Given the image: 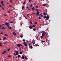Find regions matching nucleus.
<instances>
[{"mask_svg": "<svg viewBox=\"0 0 61 61\" xmlns=\"http://www.w3.org/2000/svg\"><path fill=\"white\" fill-rule=\"evenodd\" d=\"M47 13V11H46V12L45 11V12H44L43 13V15H46Z\"/></svg>", "mask_w": 61, "mask_h": 61, "instance_id": "1", "label": "nucleus"}, {"mask_svg": "<svg viewBox=\"0 0 61 61\" xmlns=\"http://www.w3.org/2000/svg\"><path fill=\"white\" fill-rule=\"evenodd\" d=\"M23 44L25 45V46H27L28 45L25 42H24L23 43Z\"/></svg>", "mask_w": 61, "mask_h": 61, "instance_id": "2", "label": "nucleus"}, {"mask_svg": "<svg viewBox=\"0 0 61 61\" xmlns=\"http://www.w3.org/2000/svg\"><path fill=\"white\" fill-rule=\"evenodd\" d=\"M20 58H22V59H24L25 58V56L24 55H22V57H21Z\"/></svg>", "mask_w": 61, "mask_h": 61, "instance_id": "3", "label": "nucleus"}, {"mask_svg": "<svg viewBox=\"0 0 61 61\" xmlns=\"http://www.w3.org/2000/svg\"><path fill=\"white\" fill-rule=\"evenodd\" d=\"M15 52L16 53V55H18V54H19V53L18 52V51H15Z\"/></svg>", "mask_w": 61, "mask_h": 61, "instance_id": "4", "label": "nucleus"}, {"mask_svg": "<svg viewBox=\"0 0 61 61\" xmlns=\"http://www.w3.org/2000/svg\"><path fill=\"white\" fill-rule=\"evenodd\" d=\"M46 17L47 20H48V18H49V17H48V15H47Z\"/></svg>", "mask_w": 61, "mask_h": 61, "instance_id": "5", "label": "nucleus"}, {"mask_svg": "<svg viewBox=\"0 0 61 61\" xmlns=\"http://www.w3.org/2000/svg\"><path fill=\"white\" fill-rule=\"evenodd\" d=\"M5 24L6 26H7V25H9V23H8L7 22H6L5 23Z\"/></svg>", "mask_w": 61, "mask_h": 61, "instance_id": "6", "label": "nucleus"}, {"mask_svg": "<svg viewBox=\"0 0 61 61\" xmlns=\"http://www.w3.org/2000/svg\"><path fill=\"white\" fill-rule=\"evenodd\" d=\"M5 53H6V51H4L2 53V55H3V54H5Z\"/></svg>", "mask_w": 61, "mask_h": 61, "instance_id": "7", "label": "nucleus"}, {"mask_svg": "<svg viewBox=\"0 0 61 61\" xmlns=\"http://www.w3.org/2000/svg\"><path fill=\"white\" fill-rule=\"evenodd\" d=\"M17 46L18 47H20V45H19V44H17Z\"/></svg>", "mask_w": 61, "mask_h": 61, "instance_id": "8", "label": "nucleus"}, {"mask_svg": "<svg viewBox=\"0 0 61 61\" xmlns=\"http://www.w3.org/2000/svg\"><path fill=\"white\" fill-rule=\"evenodd\" d=\"M45 34H46V36H47V35H48V33H47V32H44Z\"/></svg>", "mask_w": 61, "mask_h": 61, "instance_id": "9", "label": "nucleus"}, {"mask_svg": "<svg viewBox=\"0 0 61 61\" xmlns=\"http://www.w3.org/2000/svg\"><path fill=\"white\" fill-rule=\"evenodd\" d=\"M42 35L43 36H45V32H43L42 34Z\"/></svg>", "mask_w": 61, "mask_h": 61, "instance_id": "10", "label": "nucleus"}, {"mask_svg": "<svg viewBox=\"0 0 61 61\" xmlns=\"http://www.w3.org/2000/svg\"><path fill=\"white\" fill-rule=\"evenodd\" d=\"M22 53H23V51H20V54H22Z\"/></svg>", "mask_w": 61, "mask_h": 61, "instance_id": "11", "label": "nucleus"}, {"mask_svg": "<svg viewBox=\"0 0 61 61\" xmlns=\"http://www.w3.org/2000/svg\"><path fill=\"white\" fill-rule=\"evenodd\" d=\"M13 34L15 36V35H16V33H15V32H13Z\"/></svg>", "mask_w": 61, "mask_h": 61, "instance_id": "12", "label": "nucleus"}, {"mask_svg": "<svg viewBox=\"0 0 61 61\" xmlns=\"http://www.w3.org/2000/svg\"><path fill=\"white\" fill-rule=\"evenodd\" d=\"M32 10H33V11H34V10H35V8H34V7H32Z\"/></svg>", "mask_w": 61, "mask_h": 61, "instance_id": "13", "label": "nucleus"}, {"mask_svg": "<svg viewBox=\"0 0 61 61\" xmlns=\"http://www.w3.org/2000/svg\"><path fill=\"white\" fill-rule=\"evenodd\" d=\"M46 16H43V18H44V19H45V18H46Z\"/></svg>", "mask_w": 61, "mask_h": 61, "instance_id": "14", "label": "nucleus"}, {"mask_svg": "<svg viewBox=\"0 0 61 61\" xmlns=\"http://www.w3.org/2000/svg\"><path fill=\"white\" fill-rule=\"evenodd\" d=\"M9 27H8L9 29H11V27L10 26Z\"/></svg>", "mask_w": 61, "mask_h": 61, "instance_id": "15", "label": "nucleus"}, {"mask_svg": "<svg viewBox=\"0 0 61 61\" xmlns=\"http://www.w3.org/2000/svg\"><path fill=\"white\" fill-rule=\"evenodd\" d=\"M29 28H30V29H32V26H29Z\"/></svg>", "mask_w": 61, "mask_h": 61, "instance_id": "16", "label": "nucleus"}, {"mask_svg": "<svg viewBox=\"0 0 61 61\" xmlns=\"http://www.w3.org/2000/svg\"><path fill=\"white\" fill-rule=\"evenodd\" d=\"M33 31H35L36 30V29L35 28H34L33 29Z\"/></svg>", "mask_w": 61, "mask_h": 61, "instance_id": "17", "label": "nucleus"}, {"mask_svg": "<svg viewBox=\"0 0 61 61\" xmlns=\"http://www.w3.org/2000/svg\"><path fill=\"white\" fill-rule=\"evenodd\" d=\"M37 22H35V23H34V24H35V25H36V24H37Z\"/></svg>", "mask_w": 61, "mask_h": 61, "instance_id": "18", "label": "nucleus"}, {"mask_svg": "<svg viewBox=\"0 0 61 61\" xmlns=\"http://www.w3.org/2000/svg\"><path fill=\"white\" fill-rule=\"evenodd\" d=\"M46 4H43V6H46Z\"/></svg>", "mask_w": 61, "mask_h": 61, "instance_id": "19", "label": "nucleus"}, {"mask_svg": "<svg viewBox=\"0 0 61 61\" xmlns=\"http://www.w3.org/2000/svg\"><path fill=\"white\" fill-rule=\"evenodd\" d=\"M24 6H23L22 7V9L23 10H24Z\"/></svg>", "mask_w": 61, "mask_h": 61, "instance_id": "20", "label": "nucleus"}, {"mask_svg": "<svg viewBox=\"0 0 61 61\" xmlns=\"http://www.w3.org/2000/svg\"><path fill=\"white\" fill-rule=\"evenodd\" d=\"M36 14L37 15H40V14H39V13H36Z\"/></svg>", "mask_w": 61, "mask_h": 61, "instance_id": "21", "label": "nucleus"}, {"mask_svg": "<svg viewBox=\"0 0 61 61\" xmlns=\"http://www.w3.org/2000/svg\"><path fill=\"white\" fill-rule=\"evenodd\" d=\"M40 15L41 17H43V15H42V14H41Z\"/></svg>", "mask_w": 61, "mask_h": 61, "instance_id": "22", "label": "nucleus"}, {"mask_svg": "<svg viewBox=\"0 0 61 61\" xmlns=\"http://www.w3.org/2000/svg\"><path fill=\"white\" fill-rule=\"evenodd\" d=\"M10 23H11V24H13L14 23V22L13 21H10Z\"/></svg>", "mask_w": 61, "mask_h": 61, "instance_id": "23", "label": "nucleus"}, {"mask_svg": "<svg viewBox=\"0 0 61 61\" xmlns=\"http://www.w3.org/2000/svg\"><path fill=\"white\" fill-rule=\"evenodd\" d=\"M18 58H19L20 57V55H18Z\"/></svg>", "mask_w": 61, "mask_h": 61, "instance_id": "24", "label": "nucleus"}, {"mask_svg": "<svg viewBox=\"0 0 61 61\" xmlns=\"http://www.w3.org/2000/svg\"><path fill=\"white\" fill-rule=\"evenodd\" d=\"M36 11H39L38 9H36Z\"/></svg>", "mask_w": 61, "mask_h": 61, "instance_id": "25", "label": "nucleus"}, {"mask_svg": "<svg viewBox=\"0 0 61 61\" xmlns=\"http://www.w3.org/2000/svg\"><path fill=\"white\" fill-rule=\"evenodd\" d=\"M25 59L26 60H27V58L26 57V56H25Z\"/></svg>", "mask_w": 61, "mask_h": 61, "instance_id": "26", "label": "nucleus"}, {"mask_svg": "<svg viewBox=\"0 0 61 61\" xmlns=\"http://www.w3.org/2000/svg\"><path fill=\"white\" fill-rule=\"evenodd\" d=\"M20 37L21 38H22L23 37V36L21 35H20Z\"/></svg>", "mask_w": 61, "mask_h": 61, "instance_id": "27", "label": "nucleus"}, {"mask_svg": "<svg viewBox=\"0 0 61 61\" xmlns=\"http://www.w3.org/2000/svg\"><path fill=\"white\" fill-rule=\"evenodd\" d=\"M2 29H5V27H2Z\"/></svg>", "mask_w": 61, "mask_h": 61, "instance_id": "28", "label": "nucleus"}, {"mask_svg": "<svg viewBox=\"0 0 61 61\" xmlns=\"http://www.w3.org/2000/svg\"><path fill=\"white\" fill-rule=\"evenodd\" d=\"M3 39L4 40H5V39H6V37H5L4 38H3Z\"/></svg>", "mask_w": 61, "mask_h": 61, "instance_id": "29", "label": "nucleus"}, {"mask_svg": "<svg viewBox=\"0 0 61 61\" xmlns=\"http://www.w3.org/2000/svg\"><path fill=\"white\" fill-rule=\"evenodd\" d=\"M36 46H39V45L38 44H36Z\"/></svg>", "mask_w": 61, "mask_h": 61, "instance_id": "30", "label": "nucleus"}, {"mask_svg": "<svg viewBox=\"0 0 61 61\" xmlns=\"http://www.w3.org/2000/svg\"><path fill=\"white\" fill-rule=\"evenodd\" d=\"M32 6H33V5L31 4L30 6V7H32Z\"/></svg>", "mask_w": 61, "mask_h": 61, "instance_id": "31", "label": "nucleus"}, {"mask_svg": "<svg viewBox=\"0 0 61 61\" xmlns=\"http://www.w3.org/2000/svg\"><path fill=\"white\" fill-rule=\"evenodd\" d=\"M13 54L14 55H16V54H15V52H14L13 53Z\"/></svg>", "mask_w": 61, "mask_h": 61, "instance_id": "32", "label": "nucleus"}, {"mask_svg": "<svg viewBox=\"0 0 61 61\" xmlns=\"http://www.w3.org/2000/svg\"><path fill=\"white\" fill-rule=\"evenodd\" d=\"M42 42H43V43L45 42V41H43L42 40Z\"/></svg>", "mask_w": 61, "mask_h": 61, "instance_id": "33", "label": "nucleus"}, {"mask_svg": "<svg viewBox=\"0 0 61 61\" xmlns=\"http://www.w3.org/2000/svg\"><path fill=\"white\" fill-rule=\"evenodd\" d=\"M10 3H13V2H12V0H10Z\"/></svg>", "mask_w": 61, "mask_h": 61, "instance_id": "34", "label": "nucleus"}, {"mask_svg": "<svg viewBox=\"0 0 61 61\" xmlns=\"http://www.w3.org/2000/svg\"><path fill=\"white\" fill-rule=\"evenodd\" d=\"M25 1H24V2H23V4L24 5H25Z\"/></svg>", "mask_w": 61, "mask_h": 61, "instance_id": "35", "label": "nucleus"}, {"mask_svg": "<svg viewBox=\"0 0 61 61\" xmlns=\"http://www.w3.org/2000/svg\"><path fill=\"white\" fill-rule=\"evenodd\" d=\"M7 27H10V25H7Z\"/></svg>", "mask_w": 61, "mask_h": 61, "instance_id": "36", "label": "nucleus"}, {"mask_svg": "<svg viewBox=\"0 0 61 61\" xmlns=\"http://www.w3.org/2000/svg\"><path fill=\"white\" fill-rule=\"evenodd\" d=\"M30 23L31 24H32V22L31 21H30Z\"/></svg>", "mask_w": 61, "mask_h": 61, "instance_id": "37", "label": "nucleus"}, {"mask_svg": "<svg viewBox=\"0 0 61 61\" xmlns=\"http://www.w3.org/2000/svg\"><path fill=\"white\" fill-rule=\"evenodd\" d=\"M28 15H29V14H27V16H28H28H28Z\"/></svg>", "mask_w": 61, "mask_h": 61, "instance_id": "38", "label": "nucleus"}, {"mask_svg": "<svg viewBox=\"0 0 61 61\" xmlns=\"http://www.w3.org/2000/svg\"><path fill=\"white\" fill-rule=\"evenodd\" d=\"M31 0H29V2L30 3H31Z\"/></svg>", "mask_w": 61, "mask_h": 61, "instance_id": "39", "label": "nucleus"}, {"mask_svg": "<svg viewBox=\"0 0 61 61\" xmlns=\"http://www.w3.org/2000/svg\"><path fill=\"white\" fill-rule=\"evenodd\" d=\"M1 4H2L3 3V1H1Z\"/></svg>", "mask_w": 61, "mask_h": 61, "instance_id": "40", "label": "nucleus"}, {"mask_svg": "<svg viewBox=\"0 0 61 61\" xmlns=\"http://www.w3.org/2000/svg\"><path fill=\"white\" fill-rule=\"evenodd\" d=\"M27 9H29V7H26Z\"/></svg>", "mask_w": 61, "mask_h": 61, "instance_id": "41", "label": "nucleus"}, {"mask_svg": "<svg viewBox=\"0 0 61 61\" xmlns=\"http://www.w3.org/2000/svg\"><path fill=\"white\" fill-rule=\"evenodd\" d=\"M9 7H12V6H11V5H9Z\"/></svg>", "mask_w": 61, "mask_h": 61, "instance_id": "42", "label": "nucleus"}, {"mask_svg": "<svg viewBox=\"0 0 61 61\" xmlns=\"http://www.w3.org/2000/svg\"><path fill=\"white\" fill-rule=\"evenodd\" d=\"M43 36H43V35H42V36H41V38H43Z\"/></svg>", "mask_w": 61, "mask_h": 61, "instance_id": "43", "label": "nucleus"}, {"mask_svg": "<svg viewBox=\"0 0 61 61\" xmlns=\"http://www.w3.org/2000/svg\"><path fill=\"white\" fill-rule=\"evenodd\" d=\"M19 50H20V51H21V50H22V49H21V48H20Z\"/></svg>", "mask_w": 61, "mask_h": 61, "instance_id": "44", "label": "nucleus"}, {"mask_svg": "<svg viewBox=\"0 0 61 61\" xmlns=\"http://www.w3.org/2000/svg\"><path fill=\"white\" fill-rule=\"evenodd\" d=\"M3 34V33L2 32H1L0 33V34L1 35L2 34Z\"/></svg>", "mask_w": 61, "mask_h": 61, "instance_id": "45", "label": "nucleus"}, {"mask_svg": "<svg viewBox=\"0 0 61 61\" xmlns=\"http://www.w3.org/2000/svg\"><path fill=\"white\" fill-rule=\"evenodd\" d=\"M30 48H33V47L32 46H30Z\"/></svg>", "mask_w": 61, "mask_h": 61, "instance_id": "46", "label": "nucleus"}, {"mask_svg": "<svg viewBox=\"0 0 61 61\" xmlns=\"http://www.w3.org/2000/svg\"><path fill=\"white\" fill-rule=\"evenodd\" d=\"M23 42H25V40L23 39Z\"/></svg>", "mask_w": 61, "mask_h": 61, "instance_id": "47", "label": "nucleus"}, {"mask_svg": "<svg viewBox=\"0 0 61 61\" xmlns=\"http://www.w3.org/2000/svg\"><path fill=\"white\" fill-rule=\"evenodd\" d=\"M5 36H8V35L6 34H5Z\"/></svg>", "mask_w": 61, "mask_h": 61, "instance_id": "48", "label": "nucleus"}, {"mask_svg": "<svg viewBox=\"0 0 61 61\" xmlns=\"http://www.w3.org/2000/svg\"><path fill=\"white\" fill-rule=\"evenodd\" d=\"M39 19H41V17H39Z\"/></svg>", "mask_w": 61, "mask_h": 61, "instance_id": "49", "label": "nucleus"}, {"mask_svg": "<svg viewBox=\"0 0 61 61\" xmlns=\"http://www.w3.org/2000/svg\"><path fill=\"white\" fill-rule=\"evenodd\" d=\"M38 6L37 5L36 6V8H38Z\"/></svg>", "mask_w": 61, "mask_h": 61, "instance_id": "50", "label": "nucleus"}, {"mask_svg": "<svg viewBox=\"0 0 61 61\" xmlns=\"http://www.w3.org/2000/svg\"><path fill=\"white\" fill-rule=\"evenodd\" d=\"M10 49H8L7 50L8 51H9V50H10Z\"/></svg>", "mask_w": 61, "mask_h": 61, "instance_id": "51", "label": "nucleus"}, {"mask_svg": "<svg viewBox=\"0 0 61 61\" xmlns=\"http://www.w3.org/2000/svg\"><path fill=\"white\" fill-rule=\"evenodd\" d=\"M2 45L1 44H0V46H2Z\"/></svg>", "mask_w": 61, "mask_h": 61, "instance_id": "52", "label": "nucleus"}, {"mask_svg": "<svg viewBox=\"0 0 61 61\" xmlns=\"http://www.w3.org/2000/svg\"><path fill=\"white\" fill-rule=\"evenodd\" d=\"M32 27H35V26L34 25H33L32 26Z\"/></svg>", "mask_w": 61, "mask_h": 61, "instance_id": "53", "label": "nucleus"}, {"mask_svg": "<svg viewBox=\"0 0 61 61\" xmlns=\"http://www.w3.org/2000/svg\"><path fill=\"white\" fill-rule=\"evenodd\" d=\"M20 46H22V45H21V44H20Z\"/></svg>", "mask_w": 61, "mask_h": 61, "instance_id": "54", "label": "nucleus"}, {"mask_svg": "<svg viewBox=\"0 0 61 61\" xmlns=\"http://www.w3.org/2000/svg\"><path fill=\"white\" fill-rule=\"evenodd\" d=\"M32 14H33L34 15H35V13H32Z\"/></svg>", "mask_w": 61, "mask_h": 61, "instance_id": "55", "label": "nucleus"}, {"mask_svg": "<svg viewBox=\"0 0 61 61\" xmlns=\"http://www.w3.org/2000/svg\"><path fill=\"white\" fill-rule=\"evenodd\" d=\"M26 41L27 43H28V40H26Z\"/></svg>", "mask_w": 61, "mask_h": 61, "instance_id": "56", "label": "nucleus"}, {"mask_svg": "<svg viewBox=\"0 0 61 61\" xmlns=\"http://www.w3.org/2000/svg\"><path fill=\"white\" fill-rule=\"evenodd\" d=\"M8 57H10V56H8Z\"/></svg>", "mask_w": 61, "mask_h": 61, "instance_id": "57", "label": "nucleus"}, {"mask_svg": "<svg viewBox=\"0 0 61 61\" xmlns=\"http://www.w3.org/2000/svg\"><path fill=\"white\" fill-rule=\"evenodd\" d=\"M20 25H22V23H20Z\"/></svg>", "mask_w": 61, "mask_h": 61, "instance_id": "58", "label": "nucleus"}, {"mask_svg": "<svg viewBox=\"0 0 61 61\" xmlns=\"http://www.w3.org/2000/svg\"><path fill=\"white\" fill-rule=\"evenodd\" d=\"M2 5H3V6H4V4H2Z\"/></svg>", "mask_w": 61, "mask_h": 61, "instance_id": "59", "label": "nucleus"}, {"mask_svg": "<svg viewBox=\"0 0 61 61\" xmlns=\"http://www.w3.org/2000/svg\"><path fill=\"white\" fill-rule=\"evenodd\" d=\"M37 13H39V12L38 11H37Z\"/></svg>", "mask_w": 61, "mask_h": 61, "instance_id": "60", "label": "nucleus"}, {"mask_svg": "<svg viewBox=\"0 0 61 61\" xmlns=\"http://www.w3.org/2000/svg\"><path fill=\"white\" fill-rule=\"evenodd\" d=\"M0 44L1 45L2 44H3V43H2V42H1L0 43Z\"/></svg>", "mask_w": 61, "mask_h": 61, "instance_id": "61", "label": "nucleus"}, {"mask_svg": "<svg viewBox=\"0 0 61 61\" xmlns=\"http://www.w3.org/2000/svg\"><path fill=\"white\" fill-rule=\"evenodd\" d=\"M8 13H10V12H9V11H8Z\"/></svg>", "mask_w": 61, "mask_h": 61, "instance_id": "62", "label": "nucleus"}, {"mask_svg": "<svg viewBox=\"0 0 61 61\" xmlns=\"http://www.w3.org/2000/svg\"><path fill=\"white\" fill-rule=\"evenodd\" d=\"M5 25V24H3L2 25H2Z\"/></svg>", "mask_w": 61, "mask_h": 61, "instance_id": "63", "label": "nucleus"}, {"mask_svg": "<svg viewBox=\"0 0 61 61\" xmlns=\"http://www.w3.org/2000/svg\"><path fill=\"white\" fill-rule=\"evenodd\" d=\"M9 10V11H12V10Z\"/></svg>", "mask_w": 61, "mask_h": 61, "instance_id": "64", "label": "nucleus"}]
</instances>
